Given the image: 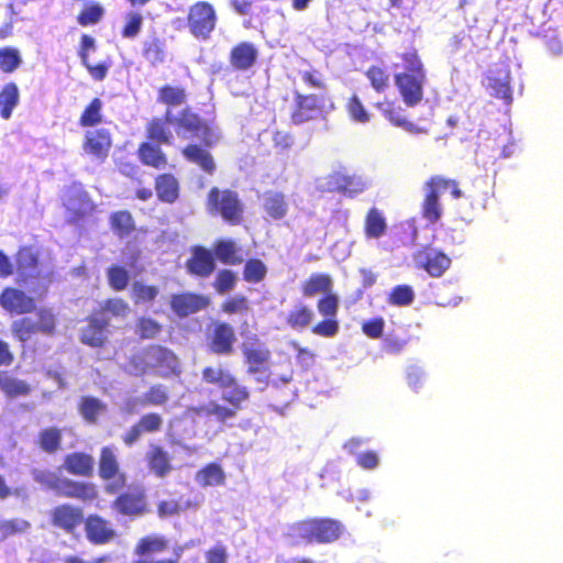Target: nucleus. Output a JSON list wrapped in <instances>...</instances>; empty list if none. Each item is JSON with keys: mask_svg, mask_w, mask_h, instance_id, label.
<instances>
[{"mask_svg": "<svg viewBox=\"0 0 563 563\" xmlns=\"http://www.w3.org/2000/svg\"><path fill=\"white\" fill-rule=\"evenodd\" d=\"M18 273L30 292L42 296L52 283L53 268L40 263L31 249H21L16 256Z\"/></svg>", "mask_w": 563, "mask_h": 563, "instance_id": "obj_1", "label": "nucleus"}, {"mask_svg": "<svg viewBox=\"0 0 563 563\" xmlns=\"http://www.w3.org/2000/svg\"><path fill=\"white\" fill-rule=\"evenodd\" d=\"M166 122L177 126V134L184 139L195 136L207 145H212L219 139L218 133L205 124L196 114L183 111L175 117L170 110L166 112Z\"/></svg>", "mask_w": 563, "mask_h": 563, "instance_id": "obj_2", "label": "nucleus"}, {"mask_svg": "<svg viewBox=\"0 0 563 563\" xmlns=\"http://www.w3.org/2000/svg\"><path fill=\"white\" fill-rule=\"evenodd\" d=\"M208 208L211 212L216 211L222 218L233 224L239 223L242 217V206L238 195L230 190H219L213 188L208 197Z\"/></svg>", "mask_w": 563, "mask_h": 563, "instance_id": "obj_3", "label": "nucleus"}, {"mask_svg": "<svg viewBox=\"0 0 563 563\" xmlns=\"http://www.w3.org/2000/svg\"><path fill=\"white\" fill-rule=\"evenodd\" d=\"M216 20L212 5L207 2H198L189 10L188 26L196 37L207 38L216 26Z\"/></svg>", "mask_w": 563, "mask_h": 563, "instance_id": "obj_4", "label": "nucleus"}, {"mask_svg": "<svg viewBox=\"0 0 563 563\" xmlns=\"http://www.w3.org/2000/svg\"><path fill=\"white\" fill-rule=\"evenodd\" d=\"M99 473L103 479L112 481L107 485V490L117 493L125 484V477L119 470V462L114 449L106 446L101 450Z\"/></svg>", "mask_w": 563, "mask_h": 563, "instance_id": "obj_5", "label": "nucleus"}, {"mask_svg": "<svg viewBox=\"0 0 563 563\" xmlns=\"http://www.w3.org/2000/svg\"><path fill=\"white\" fill-rule=\"evenodd\" d=\"M451 183L446 179L434 177L426 186V199L423 203V216L430 222L440 219L442 210L439 197L448 190Z\"/></svg>", "mask_w": 563, "mask_h": 563, "instance_id": "obj_6", "label": "nucleus"}, {"mask_svg": "<svg viewBox=\"0 0 563 563\" xmlns=\"http://www.w3.org/2000/svg\"><path fill=\"white\" fill-rule=\"evenodd\" d=\"M424 80L426 74L410 75L402 73L395 76L396 85L407 106L413 107L420 102Z\"/></svg>", "mask_w": 563, "mask_h": 563, "instance_id": "obj_7", "label": "nucleus"}, {"mask_svg": "<svg viewBox=\"0 0 563 563\" xmlns=\"http://www.w3.org/2000/svg\"><path fill=\"white\" fill-rule=\"evenodd\" d=\"M1 307L12 313L23 314L35 308L34 299L24 291L15 288H5L0 296Z\"/></svg>", "mask_w": 563, "mask_h": 563, "instance_id": "obj_8", "label": "nucleus"}, {"mask_svg": "<svg viewBox=\"0 0 563 563\" xmlns=\"http://www.w3.org/2000/svg\"><path fill=\"white\" fill-rule=\"evenodd\" d=\"M144 362L146 366L156 367L162 375L174 373L178 367V360L170 351L152 346L144 353Z\"/></svg>", "mask_w": 563, "mask_h": 563, "instance_id": "obj_9", "label": "nucleus"}, {"mask_svg": "<svg viewBox=\"0 0 563 563\" xmlns=\"http://www.w3.org/2000/svg\"><path fill=\"white\" fill-rule=\"evenodd\" d=\"M242 351L249 364L250 374L260 373L261 367L266 366L269 360V351L264 343L258 340H250L243 343Z\"/></svg>", "mask_w": 563, "mask_h": 563, "instance_id": "obj_10", "label": "nucleus"}, {"mask_svg": "<svg viewBox=\"0 0 563 563\" xmlns=\"http://www.w3.org/2000/svg\"><path fill=\"white\" fill-rule=\"evenodd\" d=\"M111 147V137L107 130L89 131L86 134L84 151L98 161H103L108 156Z\"/></svg>", "mask_w": 563, "mask_h": 563, "instance_id": "obj_11", "label": "nucleus"}, {"mask_svg": "<svg viewBox=\"0 0 563 563\" xmlns=\"http://www.w3.org/2000/svg\"><path fill=\"white\" fill-rule=\"evenodd\" d=\"M162 426L163 419L158 413H147L124 434L123 441L126 445H132L143 433L157 432Z\"/></svg>", "mask_w": 563, "mask_h": 563, "instance_id": "obj_12", "label": "nucleus"}, {"mask_svg": "<svg viewBox=\"0 0 563 563\" xmlns=\"http://www.w3.org/2000/svg\"><path fill=\"white\" fill-rule=\"evenodd\" d=\"M64 205L75 217L85 214L92 210L93 203L87 192L77 185L69 187L64 197Z\"/></svg>", "mask_w": 563, "mask_h": 563, "instance_id": "obj_13", "label": "nucleus"}, {"mask_svg": "<svg viewBox=\"0 0 563 563\" xmlns=\"http://www.w3.org/2000/svg\"><path fill=\"white\" fill-rule=\"evenodd\" d=\"M209 303L208 298L195 294L176 295L172 298V309L180 317L195 313Z\"/></svg>", "mask_w": 563, "mask_h": 563, "instance_id": "obj_14", "label": "nucleus"}, {"mask_svg": "<svg viewBox=\"0 0 563 563\" xmlns=\"http://www.w3.org/2000/svg\"><path fill=\"white\" fill-rule=\"evenodd\" d=\"M107 324L108 320L103 313L92 317L87 327L82 330L81 341L91 346L101 345L107 339Z\"/></svg>", "mask_w": 563, "mask_h": 563, "instance_id": "obj_15", "label": "nucleus"}, {"mask_svg": "<svg viewBox=\"0 0 563 563\" xmlns=\"http://www.w3.org/2000/svg\"><path fill=\"white\" fill-rule=\"evenodd\" d=\"M235 341V334L229 324H218L212 333L210 349L217 354H230Z\"/></svg>", "mask_w": 563, "mask_h": 563, "instance_id": "obj_16", "label": "nucleus"}, {"mask_svg": "<svg viewBox=\"0 0 563 563\" xmlns=\"http://www.w3.org/2000/svg\"><path fill=\"white\" fill-rule=\"evenodd\" d=\"M190 273L199 276H208L214 269V261L210 251L203 247H196L191 260L188 261Z\"/></svg>", "mask_w": 563, "mask_h": 563, "instance_id": "obj_17", "label": "nucleus"}, {"mask_svg": "<svg viewBox=\"0 0 563 563\" xmlns=\"http://www.w3.org/2000/svg\"><path fill=\"white\" fill-rule=\"evenodd\" d=\"M87 537L95 543H104L113 538L114 531L98 516H92L86 522Z\"/></svg>", "mask_w": 563, "mask_h": 563, "instance_id": "obj_18", "label": "nucleus"}, {"mask_svg": "<svg viewBox=\"0 0 563 563\" xmlns=\"http://www.w3.org/2000/svg\"><path fill=\"white\" fill-rule=\"evenodd\" d=\"M81 520V511L68 505L59 506L53 512L54 525L65 530H71L74 527L79 525Z\"/></svg>", "mask_w": 563, "mask_h": 563, "instance_id": "obj_19", "label": "nucleus"}, {"mask_svg": "<svg viewBox=\"0 0 563 563\" xmlns=\"http://www.w3.org/2000/svg\"><path fill=\"white\" fill-rule=\"evenodd\" d=\"M195 481L201 487L221 486L225 482V473L219 464L211 463L197 472Z\"/></svg>", "mask_w": 563, "mask_h": 563, "instance_id": "obj_20", "label": "nucleus"}, {"mask_svg": "<svg viewBox=\"0 0 563 563\" xmlns=\"http://www.w3.org/2000/svg\"><path fill=\"white\" fill-rule=\"evenodd\" d=\"M19 100L18 86L14 82L4 85L0 91V115L2 119L9 120L11 118L14 108L19 104Z\"/></svg>", "mask_w": 563, "mask_h": 563, "instance_id": "obj_21", "label": "nucleus"}, {"mask_svg": "<svg viewBox=\"0 0 563 563\" xmlns=\"http://www.w3.org/2000/svg\"><path fill=\"white\" fill-rule=\"evenodd\" d=\"M342 533V526L334 520H314V541L320 543L333 542Z\"/></svg>", "mask_w": 563, "mask_h": 563, "instance_id": "obj_22", "label": "nucleus"}, {"mask_svg": "<svg viewBox=\"0 0 563 563\" xmlns=\"http://www.w3.org/2000/svg\"><path fill=\"white\" fill-rule=\"evenodd\" d=\"M419 261L424 263L426 271L433 277L441 276L451 264V260L445 254L435 251L420 255Z\"/></svg>", "mask_w": 563, "mask_h": 563, "instance_id": "obj_23", "label": "nucleus"}, {"mask_svg": "<svg viewBox=\"0 0 563 563\" xmlns=\"http://www.w3.org/2000/svg\"><path fill=\"white\" fill-rule=\"evenodd\" d=\"M318 98L316 96H298L297 110L292 114L295 123H302L312 118L319 112Z\"/></svg>", "mask_w": 563, "mask_h": 563, "instance_id": "obj_24", "label": "nucleus"}, {"mask_svg": "<svg viewBox=\"0 0 563 563\" xmlns=\"http://www.w3.org/2000/svg\"><path fill=\"white\" fill-rule=\"evenodd\" d=\"M387 230V222L383 213L372 208L365 219V235L367 239H379Z\"/></svg>", "mask_w": 563, "mask_h": 563, "instance_id": "obj_25", "label": "nucleus"}, {"mask_svg": "<svg viewBox=\"0 0 563 563\" xmlns=\"http://www.w3.org/2000/svg\"><path fill=\"white\" fill-rule=\"evenodd\" d=\"M332 279L325 274H313L305 283L302 292L305 296L312 297L318 294L329 295L332 292Z\"/></svg>", "mask_w": 563, "mask_h": 563, "instance_id": "obj_26", "label": "nucleus"}, {"mask_svg": "<svg viewBox=\"0 0 563 563\" xmlns=\"http://www.w3.org/2000/svg\"><path fill=\"white\" fill-rule=\"evenodd\" d=\"M313 316L309 307L298 303L287 313L286 321L291 329L300 331L311 323Z\"/></svg>", "mask_w": 563, "mask_h": 563, "instance_id": "obj_27", "label": "nucleus"}, {"mask_svg": "<svg viewBox=\"0 0 563 563\" xmlns=\"http://www.w3.org/2000/svg\"><path fill=\"white\" fill-rule=\"evenodd\" d=\"M257 56L255 47L250 43H242L238 45L231 53L232 64L240 69L251 67Z\"/></svg>", "mask_w": 563, "mask_h": 563, "instance_id": "obj_28", "label": "nucleus"}, {"mask_svg": "<svg viewBox=\"0 0 563 563\" xmlns=\"http://www.w3.org/2000/svg\"><path fill=\"white\" fill-rule=\"evenodd\" d=\"M184 156L191 163L200 166L207 173L214 170V162L210 153L197 145H189L183 151Z\"/></svg>", "mask_w": 563, "mask_h": 563, "instance_id": "obj_29", "label": "nucleus"}, {"mask_svg": "<svg viewBox=\"0 0 563 563\" xmlns=\"http://www.w3.org/2000/svg\"><path fill=\"white\" fill-rule=\"evenodd\" d=\"M264 209L274 219H282L288 211V203L280 192L269 191L264 197Z\"/></svg>", "mask_w": 563, "mask_h": 563, "instance_id": "obj_30", "label": "nucleus"}, {"mask_svg": "<svg viewBox=\"0 0 563 563\" xmlns=\"http://www.w3.org/2000/svg\"><path fill=\"white\" fill-rule=\"evenodd\" d=\"M144 507L145 501L141 493L123 495L115 501V508L124 515H139Z\"/></svg>", "mask_w": 563, "mask_h": 563, "instance_id": "obj_31", "label": "nucleus"}, {"mask_svg": "<svg viewBox=\"0 0 563 563\" xmlns=\"http://www.w3.org/2000/svg\"><path fill=\"white\" fill-rule=\"evenodd\" d=\"M65 466L73 474L89 475L93 468V459L87 454L75 453L67 456Z\"/></svg>", "mask_w": 563, "mask_h": 563, "instance_id": "obj_32", "label": "nucleus"}, {"mask_svg": "<svg viewBox=\"0 0 563 563\" xmlns=\"http://www.w3.org/2000/svg\"><path fill=\"white\" fill-rule=\"evenodd\" d=\"M167 548V541L157 534L142 538L136 547V554L140 556H150L162 553Z\"/></svg>", "mask_w": 563, "mask_h": 563, "instance_id": "obj_33", "label": "nucleus"}, {"mask_svg": "<svg viewBox=\"0 0 563 563\" xmlns=\"http://www.w3.org/2000/svg\"><path fill=\"white\" fill-rule=\"evenodd\" d=\"M147 461L151 471L159 477L165 476L172 470L167 453L158 446L151 450L147 454Z\"/></svg>", "mask_w": 563, "mask_h": 563, "instance_id": "obj_34", "label": "nucleus"}, {"mask_svg": "<svg viewBox=\"0 0 563 563\" xmlns=\"http://www.w3.org/2000/svg\"><path fill=\"white\" fill-rule=\"evenodd\" d=\"M156 191L163 201L173 202L178 197V183L172 175H162L156 180Z\"/></svg>", "mask_w": 563, "mask_h": 563, "instance_id": "obj_35", "label": "nucleus"}, {"mask_svg": "<svg viewBox=\"0 0 563 563\" xmlns=\"http://www.w3.org/2000/svg\"><path fill=\"white\" fill-rule=\"evenodd\" d=\"M0 389L11 398L25 396L30 393V386L26 382L7 374H0Z\"/></svg>", "mask_w": 563, "mask_h": 563, "instance_id": "obj_36", "label": "nucleus"}, {"mask_svg": "<svg viewBox=\"0 0 563 563\" xmlns=\"http://www.w3.org/2000/svg\"><path fill=\"white\" fill-rule=\"evenodd\" d=\"M314 520H306L288 527L287 533L295 541H314Z\"/></svg>", "mask_w": 563, "mask_h": 563, "instance_id": "obj_37", "label": "nucleus"}, {"mask_svg": "<svg viewBox=\"0 0 563 563\" xmlns=\"http://www.w3.org/2000/svg\"><path fill=\"white\" fill-rule=\"evenodd\" d=\"M200 416H214L217 420L224 422L235 416V410L219 405L216 401H209L206 405L192 409Z\"/></svg>", "mask_w": 563, "mask_h": 563, "instance_id": "obj_38", "label": "nucleus"}, {"mask_svg": "<svg viewBox=\"0 0 563 563\" xmlns=\"http://www.w3.org/2000/svg\"><path fill=\"white\" fill-rule=\"evenodd\" d=\"M233 375L221 367H207L202 372V378L209 384H214L221 389L233 384Z\"/></svg>", "mask_w": 563, "mask_h": 563, "instance_id": "obj_39", "label": "nucleus"}, {"mask_svg": "<svg viewBox=\"0 0 563 563\" xmlns=\"http://www.w3.org/2000/svg\"><path fill=\"white\" fill-rule=\"evenodd\" d=\"M240 250L233 241H219L216 246L217 257L225 264H236L242 262L239 254Z\"/></svg>", "mask_w": 563, "mask_h": 563, "instance_id": "obj_40", "label": "nucleus"}, {"mask_svg": "<svg viewBox=\"0 0 563 563\" xmlns=\"http://www.w3.org/2000/svg\"><path fill=\"white\" fill-rule=\"evenodd\" d=\"M222 398L239 409L241 404L249 398V391L244 386L239 385L233 377V384L222 389Z\"/></svg>", "mask_w": 563, "mask_h": 563, "instance_id": "obj_41", "label": "nucleus"}, {"mask_svg": "<svg viewBox=\"0 0 563 563\" xmlns=\"http://www.w3.org/2000/svg\"><path fill=\"white\" fill-rule=\"evenodd\" d=\"M139 152L141 161L146 165L161 168L166 164V158L158 146L144 143Z\"/></svg>", "mask_w": 563, "mask_h": 563, "instance_id": "obj_42", "label": "nucleus"}, {"mask_svg": "<svg viewBox=\"0 0 563 563\" xmlns=\"http://www.w3.org/2000/svg\"><path fill=\"white\" fill-rule=\"evenodd\" d=\"M63 496L76 497L82 500H92L96 498L97 493L93 486L67 481Z\"/></svg>", "mask_w": 563, "mask_h": 563, "instance_id": "obj_43", "label": "nucleus"}, {"mask_svg": "<svg viewBox=\"0 0 563 563\" xmlns=\"http://www.w3.org/2000/svg\"><path fill=\"white\" fill-rule=\"evenodd\" d=\"M80 412L86 420L93 422L106 412V405L97 398L86 397L81 400Z\"/></svg>", "mask_w": 563, "mask_h": 563, "instance_id": "obj_44", "label": "nucleus"}, {"mask_svg": "<svg viewBox=\"0 0 563 563\" xmlns=\"http://www.w3.org/2000/svg\"><path fill=\"white\" fill-rule=\"evenodd\" d=\"M34 479L45 487L55 490L59 495H63V490L67 483V479H62L55 473L46 471H35Z\"/></svg>", "mask_w": 563, "mask_h": 563, "instance_id": "obj_45", "label": "nucleus"}, {"mask_svg": "<svg viewBox=\"0 0 563 563\" xmlns=\"http://www.w3.org/2000/svg\"><path fill=\"white\" fill-rule=\"evenodd\" d=\"M11 331L19 341L26 342L33 334H36L33 324V317H24L14 320L11 324Z\"/></svg>", "mask_w": 563, "mask_h": 563, "instance_id": "obj_46", "label": "nucleus"}, {"mask_svg": "<svg viewBox=\"0 0 563 563\" xmlns=\"http://www.w3.org/2000/svg\"><path fill=\"white\" fill-rule=\"evenodd\" d=\"M22 63L20 52L13 47L0 48V68L4 73H12Z\"/></svg>", "mask_w": 563, "mask_h": 563, "instance_id": "obj_47", "label": "nucleus"}, {"mask_svg": "<svg viewBox=\"0 0 563 563\" xmlns=\"http://www.w3.org/2000/svg\"><path fill=\"white\" fill-rule=\"evenodd\" d=\"M488 87L494 91L496 97L501 98L508 102L511 100L508 71H505L500 77H489Z\"/></svg>", "mask_w": 563, "mask_h": 563, "instance_id": "obj_48", "label": "nucleus"}, {"mask_svg": "<svg viewBox=\"0 0 563 563\" xmlns=\"http://www.w3.org/2000/svg\"><path fill=\"white\" fill-rule=\"evenodd\" d=\"M158 100L169 107H176L185 102L186 93L181 88L166 86L159 90Z\"/></svg>", "mask_w": 563, "mask_h": 563, "instance_id": "obj_49", "label": "nucleus"}, {"mask_svg": "<svg viewBox=\"0 0 563 563\" xmlns=\"http://www.w3.org/2000/svg\"><path fill=\"white\" fill-rule=\"evenodd\" d=\"M147 132L152 140L161 143L169 144L173 139V134L166 125V122L159 119H155L151 122L147 128Z\"/></svg>", "mask_w": 563, "mask_h": 563, "instance_id": "obj_50", "label": "nucleus"}, {"mask_svg": "<svg viewBox=\"0 0 563 563\" xmlns=\"http://www.w3.org/2000/svg\"><path fill=\"white\" fill-rule=\"evenodd\" d=\"M30 523L23 519L0 520V541L16 533H23Z\"/></svg>", "mask_w": 563, "mask_h": 563, "instance_id": "obj_51", "label": "nucleus"}, {"mask_svg": "<svg viewBox=\"0 0 563 563\" xmlns=\"http://www.w3.org/2000/svg\"><path fill=\"white\" fill-rule=\"evenodd\" d=\"M111 223L113 229L120 235L129 234L134 228L132 217L126 211H118L113 213L111 217Z\"/></svg>", "mask_w": 563, "mask_h": 563, "instance_id": "obj_52", "label": "nucleus"}, {"mask_svg": "<svg viewBox=\"0 0 563 563\" xmlns=\"http://www.w3.org/2000/svg\"><path fill=\"white\" fill-rule=\"evenodd\" d=\"M266 266L260 260H251L245 264L244 278L250 283H258L266 275Z\"/></svg>", "mask_w": 563, "mask_h": 563, "instance_id": "obj_53", "label": "nucleus"}, {"mask_svg": "<svg viewBox=\"0 0 563 563\" xmlns=\"http://www.w3.org/2000/svg\"><path fill=\"white\" fill-rule=\"evenodd\" d=\"M369 187V181L361 176L352 175V176H343L342 183L339 184V188L351 194H360L363 192L366 188Z\"/></svg>", "mask_w": 563, "mask_h": 563, "instance_id": "obj_54", "label": "nucleus"}, {"mask_svg": "<svg viewBox=\"0 0 563 563\" xmlns=\"http://www.w3.org/2000/svg\"><path fill=\"white\" fill-rule=\"evenodd\" d=\"M168 400V394L164 386H153L144 396L142 406H162Z\"/></svg>", "mask_w": 563, "mask_h": 563, "instance_id": "obj_55", "label": "nucleus"}, {"mask_svg": "<svg viewBox=\"0 0 563 563\" xmlns=\"http://www.w3.org/2000/svg\"><path fill=\"white\" fill-rule=\"evenodd\" d=\"M108 280L112 288L122 290L129 283V274L121 266H112L108 269Z\"/></svg>", "mask_w": 563, "mask_h": 563, "instance_id": "obj_56", "label": "nucleus"}, {"mask_svg": "<svg viewBox=\"0 0 563 563\" xmlns=\"http://www.w3.org/2000/svg\"><path fill=\"white\" fill-rule=\"evenodd\" d=\"M339 309V298L334 294L324 296L318 302V311L327 318L335 319Z\"/></svg>", "mask_w": 563, "mask_h": 563, "instance_id": "obj_57", "label": "nucleus"}, {"mask_svg": "<svg viewBox=\"0 0 563 563\" xmlns=\"http://www.w3.org/2000/svg\"><path fill=\"white\" fill-rule=\"evenodd\" d=\"M158 294L155 286H148L140 282H135L132 286V296L136 302H147L153 300Z\"/></svg>", "mask_w": 563, "mask_h": 563, "instance_id": "obj_58", "label": "nucleus"}, {"mask_svg": "<svg viewBox=\"0 0 563 563\" xmlns=\"http://www.w3.org/2000/svg\"><path fill=\"white\" fill-rule=\"evenodd\" d=\"M101 107L102 103L100 99H93L89 107L85 110L81 115L80 122L85 126L95 125L101 120Z\"/></svg>", "mask_w": 563, "mask_h": 563, "instance_id": "obj_59", "label": "nucleus"}, {"mask_svg": "<svg viewBox=\"0 0 563 563\" xmlns=\"http://www.w3.org/2000/svg\"><path fill=\"white\" fill-rule=\"evenodd\" d=\"M40 322L41 333L53 334L56 324V316L48 308H41L36 313Z\"/></svg>", "mask_w": 563, "mask_h": 563, "instance_id": "obj_60", "label": "nucleus"}, {"mask_svg": "<svg viewBox=\"0 0 563 563\" xmlns=\"http://www.w3.org/2000/svg\"><path fill=\"white\" fill-rule=\"evenodd\" d=\"M413 297V290L409 286H397L390 294V302L397 306H407L412 302Z\"/></svg>", "mask_w": 563, "mask_h": 563, "instance_id": "obj_61", "label": "nucleus"}, {"mask_svg": "<svg viewBox=\"0 0 563 563\" xmlns=\"http://www.w3.org/2000/svg\"><path fill=\"white\" fill-rule=\"evenodd\" d=\"M367 78L369 79L373 88L380 92L384 91L385 88L388 87V75L378 67H371L367 73Z\"/></svg>", "mask_w": 563, "mask_h": 563, "instance_id": "obj_62", "label": "nucleus"}, {"mask_svg": "<svg viewBox=\"0 0 563 563\" xmlns=\"http://www.w3.org/2000/svg\"><path fill=\"white\" fill-rule=\"evenodd\" d=\"M235 274H233L231 271L224 269L217 275L214 287L219 292L224 294L232 290L235 286Z\"/></svg>", "mask_w": 563, "mask_h": 563, "instance_id": "obj_63", "label": "nucleus"}, {"mask_svg": "<svg viewBox=\"0 0 563 563\" xmlns=\"http://www.w3.org/2000/svg\"><path fill=\"white\" fill-rule=\"evenodd\" d=\"M59 439L60 435L57 429H46L41 433V446L48 452L55 451L58 448Z\"/></svg>", "mask_w": 563, "mask_h": 563, "instance_id": "obj_64", "label": "nucleus"}]
</instances>
